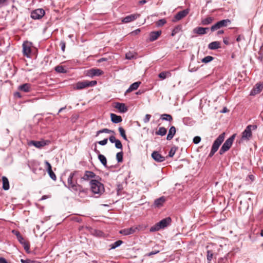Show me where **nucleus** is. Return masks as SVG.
Instances as JSON below:
<instances>
[{"label":"nucleus","instance_id":"obj_59","mask_svg":"<svg viewBox=\"0 0 263 263\" xmlns=\"http://www.w3.org/2000/svg\"><path fill=\"white\" fill-rule=\"evenodd\" d=\"M0 263H9L7 262V260L4 258L0 257Z\"/></svg>","mask_w":263,"mask_h":263},{"label":"nucleus","instance_id":"obj_55","mask_svg":"<svg viewBox=\"0 0 263 263\" xmlns=\"http://www.w3.org/2000/svg\"><path fill=\"white\" fill-rule=\"evenodd\" d=\"M181 30V26L178 25L176 26L174 29V31H175L176 32L178 33L179 31H180Z\"/></svg>","mask_w":263,"mask_h":263},{"label":"nucleus","instance_id":"obj_33","mask_svg":"<svg viewBox=\"0 0 263 263\" xmlns=\"http://www.w3.org/2000/svg\"><path fill=\"white\" fill-rule=\"evenodd\" d=\"M171 76V73L169 71H163L160 73L158 75V77L164 80L167 77Z\"/></svg>","mask_w":263,"mask_h":263},{"label":"nucleus","instance_id":"obj_39","mask_svg":"<svg viewBox=\"0 0 263 263\" xmlns=\"http://www.w3.org/2000/svg\"><path fill=\"white\" fill-rule=\"evenodd\" d=\"M125 58L128 60H132L134 58H136V55L135 54L131 52H128L125 54Z\"/></svg>","mask_w":263,"mask_h":263},{"label":"nucleus","instance_id":"obj_50","mask_svg":"<svg viewBox=\"0 0 263 263\" xmlns=\"http://www.w3.org/2000/svg\"><path fill=\"white\" fill-rule=\"evenodd\" d=\"M151 117V116L149 114H146L145 116V118L143 119V121L144 123H147L149 122L150 118Z\"/></svg>","mask_w":263,"mask_h":263},{"label":"nucleus","instance_id":"obj_41","mask_svg":"<svg viewBox=\"0 0 263 263\" xmlns=\"http://www.w3.org/2000/svg\"><path fill=\"white\" fill-rule=\"evenodd\" d=\"M115 146L117 148L120 149L121 150L122 149L123 146H122V144L121 141L117 139L116 140V141L115 142Z\"/></svg>","mask_w":263,"mask_h":263},{"label":"nucleus","instance_id":"obj_26","mask_svg":"<svg viewBox=\"0 0 263 263\" xmlns=\"http://www.w3.org/2000/svg\"><path fill=\"white\" fill-rule=\"evenodd\" d=\"M111 121L114 123H118L122 121V119L121 116H118L115 114H110Z\"/></svg>","mask_w":263,"mask_h":263},{"label":"nucleus","instance_id":"obj_19","mask_svg":"<svg viewBox=\"0 0 263 263\" xmlns=\"http://www.w3.org/2000/svg\"><path fill=\"white\" fill-rule=\"evenodd\" d=\"M208 28H203L201 27H196L194 29L193 32L195 33L202 35L206 33V30H208Z\"/></svg>","mask_w":263,"mask_h":263},{"label":"nucleus","instance_id":"obj_56","mask_svg":"<svg viewBox=\"0 0 263 263\" xmlns=\"http://www.w3.org/2000/svg\"><path fill=\"white\" fill-rule=\"evenodd\" d=\"M12 233L16 235L17 239H18L19 237L21 236L20 233L17 231L13 230Z\"/></svg>","mask_w":263,"mask_h":263},{"label":"nucleus","instance_id":"obj_3","mask_svg":"<svg viewBox=\"0 0 263 263\" xmlns=\"http://www.w3.org/2000/svg\"><path fill=\"white\" fill-rule=\"evenodd\" d=\"M171 222V219L170 217H167L163 219L159 222L157 223L155 226H153L150 229L151 232H155L159 231L161 229H164L168 226Z\"/></svg>","mask_w":263,"mask_h":263},{"label":"nucleus","instance_id":"obj_30","mask_svg":"<svg viewBox=\"0 0 263 263\" xmlns=\"http://www.w3.org/2000/svg\"><path fill=\"white\" fill-rule=\"evenodd\" d=\"M167 133V129L164 127H160L159 128L158 130L156 132V134L157 135H160L161 136H164L166 135Z\"/></svg>","mask_w":263,"mask_h":263},{"label":"nucleus","instance_id":"obj_11","mask_svg":"<svg viewBox=\"0 0 263 263\" xmlns=\"http://www.w3.org/2000/svg\"><path fill=\"white\" fill-rule=\"evenodd\" d=\"M137 230H139L138 227H133L121 230L120 233L124 235H128L134 234Z\"/></svg>","mask_w":263,"mask_h":263},{"label":"nucleus","instance_id":"obj_45","mask_svg":"<svg viewBox=\"0 0 263 263\" xmlns=\"http://www.w3.org/2000/svg\"><path fill=\"white\" fill-rule=\"evenodd\" d=\"M176 149L177 148L175 147H172L169 152L168 156L170 157H173L176 153Z\"/></svg>","mask_w":263,"mask_h":263},{"label":"nucleus","instance_id":"obj_13","mask_svg":"<svg viewBox=\"0 0 263 263\" xmlns=\"http://www.w3.org/2000/svg\"><path fill=\"white\" fill-rule=\"evenodd\" d=\"M139 16L140 14H132L123 18L122 20V22L124 23H128L136 20Z\"/></svg>","mask_w":263,"mask_h":263},{"label":"nucleus","instance_id":"obj_1","mask_svg":"<svg viewBox=\"0 0 263 263\" xmlns=\"http://www.w3.org/2000/svg\"><path fill=\"white\" fill-rule=\"evenodd\" d=\"M225 138V133H222L214 141L212 145L211 152L209 155V157H212L214 154L217 151L220 145L223 142Z\"/></svg>","mask_w":263,"mask_h":263},{"label":"nucleus","instance_id":"obj_62","mask_svg":"<svg viewBox=\"0 0 263 263\" xmlns=\"http://www.w3.org/2000/svg\"><path fill=\"white\" fill-rule=\"evenodd\" d=\"M259 54L261 55V56L263 55V43L261 46L260 47V51H259Z\"/></svg>","mask_w":263,"mask_h":263},{"label":"nucleus","instance_id":"obj_58","mask_svg":"<svg viewBox=\"0 0 263 263\" xmlns=\"http://www.w3.org/2000/svg\"><path fill=\"white\" fill-rule=\"evenodd\" d=\"M242 40H244V36L241 35H239L236 39L237 42H240Z\"/></svg>","mask_w":263,"mask_h":263},{"label":"nucleus","instance_id":"obj_22","mask_svg":"<svg viewBox=\"0 0 263 263\" xmlns=\"http://www.w3.org/2000/svg\"><path fill=\"white\" fill-rule=\"evenodd\" d=\"M18 89L25 92H28L31 91V85L28 83H25L20 85L18 87Z\"/></svg>","mask_w":263,"mask_h":263},{"label":"nucleus","instance_id":"obj_6","mask_svg":"<svg viewBox=\"0 0 263 263\" xmlns=\"http://www.w3.org/2000/svg\"><path fill=\"white\" fill-rule=\"evenodd\" d=\"M96 81H84L82 82H78L74 87L76 89H82L85 88L94 86L97 84Z\"/></svg>","mask_w":263,"mask_h":263},{"label":"nucleus","instance_id":"obj_48","mask_svg":"<svg viewBox=\"0 0 263 263\" xmlns=\"http://www.w3.org/2000/svg\"><path fill=\"white\" fill-rule=\"evenodd\" d=\"M122 190H123L122 185L121 184L118 185L117 188V194L118 195L121 194V191H122Z\"/></svg>","mask_w":263,"mask_h":263},{"label":"nucleus","instance_id":"obj_54","mask_svg":"<svg viewBox=\"0 0 263 263\" xmlns=\"http://www.w3.org/2000/svg\"><path fill=\"white\" fill-rule=\"evenodd\" d=\"M117 140L114 136H111L109 138V141L112 143H115Z\"/></svg>","mask_w":263,"mask_h":263},{"label":"nucleus","instance_id":"obj_52","mask_svg":"<svg viewBox=\"0 0 263 263\" xmlns=\"http://www.w3.org/2000/svg\"><path fill=\"white\" fill-rule=\"evenodd\" d=\"M108 141L107 139H104L103 140L99 141L98 143L101 145H105L107 144Z\"/></svg>","mask_w":263,"mask_h":263},{"label":"nucleus","instance_id":"obj_7","mask_svg":"<svg viewBox=\"0 0 263 263\" xmlns=\"http://www.w3.org/2000/svg\"><path fill=\"white\" fill-rule=\"evenodd\" d=\"M50 143L49 140H42L41 141H30L29 143V145H33L37 148H41L43 147L48 145Z\"/></svg>","mask_w":263,"mask_h":263},{"label":"nucleus","instance_id":"obj_64","mask_svg":"<svg viewBox=\"0 0 263 263\" xmlns=\"http://www.w3.org/2000/svg\"><path fill=\"white\" fill-rule=\"evenodd\" d=\"M223 43L226 45H229V42L228 41V40L227 38H224L223 40Z\"/></svg>","mask_w":263,"mask_h":263},{"label":"nucleus","instance_id":"obj_43","mask_svg":"<svg viewBox=\"0 0 263 263\" xmlns=\"http://www.w3.org/2000/svg\"><path fill=\"white\" fill-rule=\"evenodd\" d=\"M45 164L46 165V170L48 173L52 171V166L48 161H45Z\"/></svg>","mask_w":263,"mask_h":263},{"label":"nucleus","instance_id":"obj_10","mask_svg":"<svg viewBox=\"0 0 263 263\" xmlns=\"http://www.w3.org/2000/svg\"><path fill=\"white\" fill-rule=\"evenodd\" d=\"M31 43L28 41L25 42L23 44V51L24 55L29 57L31 53Z\"/></svg>","mask_w":263,"mask_h":263},{"label":"nucleus","instance_id":"obj_28","mask_svg":"<svg viewBox=\"0 0 263 263\" xmlns=\"http://www.w3.org/2000/svg\"><path fill=\"white\" fill-rule=\"evenodd\" d=\"M165 201V199L164 197H161L155 200L154 204L157 207H160L163 205V204Z\"/></svg>","mask_w":263,"mask_h":263},{"label":"nucleus","instance_id":"obj_51","mask_svg":"<svg viewBox=\"0 0 263 263\" xmlns=\"http://www.w3.org/2000/svg\"><path fill=\"white\" fill-rule=\"evenodd\" d=\"M102 130V133H113L114 134L115 132L114 130H110L109 129H107V128H103Z\"/></svg>","mask_w":263,"mask_h":263},{"label":"nucleus","instance_id":"obj_38","mask_svg":"<svg viewBox=\"0 0 263 263\" xmlns=\"http://www.w3.org/2000/svg\"><path fill=\"white\" fill-rule=\"evenodd\" d=\"M214 59V58L212 56H206L201 60L202 62L204 63H208L212 61Z\"/></svg>","mask_w":263,"mask_h":263},{"label":"nucleus","instance_id":"obj_12","mask_svg":"<svg viewBox=\"0 0 263 263\" xmlns=\"http://www.w3.org/2000/svg\"><path fill=\"white\" fill-rule=\"evenodd\" d=\"M103 73V71L99 69H91L87 71V75L89 77L99 76Z\"/></svg>","mask_w":263,"mask_h":263},{"label":"nucleus","instance_id":"obj_14","mask_svg":"<svg viewBox=\"0 0 263 263\" xmlns=\"http://www.w3.org/2000/svg\"><path fill=\"white\" fill-rule=\"evenodd\" d=\"M152 157L156 161L158 162H161L165 160V157L157 151H155L152 154Z\"/></svg>","mask_w":263,"mask_h":263},{"label":"nucleus","instance_id":"obj_18","mask_svg":"<svg viewBox=\"0 0 263 263\" xmlns=\"http://www.w3.org/2000/svg\"><path fill=\"white\" fill-rule=\"evenodd\" d=\"M176 132V129L175 126H172L170 127L168 130V133L166 137L167 140H171L173 139Z\"/></svg>","mask_w":263,"mask_h":263},{"label":"nucleus","instance_id":"obj_63","mask_svg":"<svg viewBox=\"0 0 263 263\" xmlns=\"http://www.w3.org/2000/svg\"><path fill=\"white\" fill-rule=\"evenodd\" d=\"M249 126H251V130H255L257 128V126L256 125H249Z\"/></svg>","mask_w":263,"mask_h":263},{"label":"nucleus","instance_id":"obj_20","mask_svg":"<svg viewBox=\"0 0 263 263\" xmlns=\"http://www.w3.org/2000/svg\"><path fill=\"white\" fill-rule=\"evenodd\" d=\"M95 151L97 154H98V159L100 160V161L101 162V163L104 166H106L107 165V160L106 157L100 154V152L97 150L96 148L95 149Z\"/></svg>","mask_w":263,"mask_h":263},{"label":"nucleus","instance_id":"obj_25","mask_svg":"<svg viewBox=\"0 0 263 263\" xmlns=\"http://www.w3.org/2000/svg\"><path fill=\"white\" fill-rule=\"evenodd\" d=\"M95 174L91 171H86L84 175L81 178L84 180H88L90 178L95 177Z\"/></svg>","mask_w":263,"mask_h":263},{"label":"nucleus","instance_id":"obj_34","mask_svg":"<svg viewBox=\"0 0 263 263\" xmlns=\"http://www.w3.org/2000/svg\"><path fill=\"white\" fill-rule=\"evenodd\" d=\"M123 241L122 240H119L115 242L114 243L110 245V247L111 249H115L116 248L119 247L123 243Z\"/></svg>","mask_w":263,"mask_h":263},{"label":"nucleus","instance_id":"obj_37","mask_svg":"<svg viewBox=\"0 0 263 263\" xmlns=\"http://www.w3.org/2000/svg\"><path fill=\"white\" fill-rule=\"evenodd\" d=\"M123 153L122 151L116 154V159L118 162H122L123 161Z\"/></svg>","mask_w":263,"mask_h":263},{"label":"nucleus","instance_id":"obj_27","mask_svg":"<svg viewBox=\"0 0 263 263\" xmlns=\"http://www.w3.org/2000/svg\"><path fill=\"white\" fill-rule=\"evenodd\" d=\"M3 189L5 190L9 189V183L8 178L5 176L2 177Z\"/></svg>","mask_w":263,"mask_h":263},{"label":"nucleus","instance_id":"obj_29","mask_svg":"<svg viewBox=\"0 0 263 263\" xmlns=\"http://www.w3.org/2000/svg\"><path fill=\"white\" fill-rule=\"evenodd\" d=\"M213 21L214 18L213 17H207L206 18L202 19L201 24L203 25H208L209 24H211Z\"/></svg>","mask_w":263,"mask_h":263},{"label":"nucleus","instance_id":"obj_42","mask_svg":"<svg viewBox=\"0 0 263 263\" xmlns=\"http://www.w3.org/2000/svg\"><path fill=\"white\" fill-rule=\"evenodd\" d=\"M213 254L212 251H207V260L209 262L211 261L213 258Z\"/></svg>","mask_w":263,"mask_h":263},{"label":"nucleus","instance_id":"obj_53","mask_svg":"<svg viewBox=\"0 0 263 263\" xmlns=\"http://www.w3.org/2000/svg\"><path fill=\"white\" fill-rule=\"evenodd\" d=\"M60 46H61V49L63 51H65V43L64 41H61L60 43Z\"/></svg>","mask_w":263,"mask_h":263},{"label":"nucleus","instance_id":"obj_61","mask_svg":"<svg viewBox=\"0 0 263 263\" xmlns=\"http://www.w3.org/2000/svg\"><path fill=\"white\" fill-rule=\"evenodd\" d=\"M21 261L23 263H32L33 262V261L32 260H29V259H26V260L22 259Z\"/></svg>","mask_w":263,"mask_h":263},{"label":"nucleus","instance_id":"obj_4","mask_svg":"<svg viewBox=\"0 0 263 263\" xmlns=\"http://www.w3.org/2000/svg\"><path fill=\"white\" fill-rule=\"evenodd\" d=\"M76 172L71 173L67 179V185L65 184V186L69 189H72L73 191H78V187L80 186L78 184L77 180L73 179L74 176Z\"/></svg>","mask_w":263,"mask_h":263},{"label":"nucleus","instance_id":"obj_57","mask_svg":"<svg viewBox=\"0 0 263 263\" xmlns=\"http://www.w3.org/2000/svg\"><path fill=\"white\" fill-rule=\"evenodd\" d=\"M17 240L22 245L23 244V242H24L26 241L22 235L19 237Z\"/></svg>","mask_w":263,"mask_h":263},{"label":"nucleus","instance_id":"obj_15","mask_svg":"<svg viewBox=\"0 0 263 263\" xmlns=\"http://www.w3.org/2000/svg\"><path fill=\"white\" fill-rule=\"evenodd\" d=\"M252 136V132L251 130V126H247L242 134V138L249 140Z\"/></svg>","mask_w":263,"mask_h":263},{"label":"nucleus","instance_id":"obj_40","mask_svg":"<svg viewBox=\"0 0 263 263\" xmlns=\"http://www.w3.org/2000/svg\"><path fill=\"white\" fill-rule=\"evenodd\" d=\"M221 28V27H220V25H219V23L218 22L211 27V31L213 32Z\"/></svg>","mask_w":263,"mask_h":263},{"label":"nucleus","instance_id":"obj_16","mask_svg":"<svg viewBox=\"0 0 263 263\" xmlns=\"http://www.w3.org/2000/svg\"><path fill=\"white\" fill-rule=\"evenodd\" d=\"M115 107L122 113L126 112L127 111V108L124 103L117 102L115 104Z\"/></svg>","mask_w":263,"mask_h":263},{"label":"nucleus","instance_id":"obj_44","mask_svg":"<svg viewBox=\"0 0 263 263\" xmlns=\"http://www.w3.org/2000/svg\"><path fill=\"white\" fill-rule=\"evenodd\" d=\"M24 249L27 253H29V244L28 242L25 241L22 244Z\"/></svg>","mask_w":263,"mask_h":263},{"label":"nucleus","instance_id":"obj_5","mask_svg":"<svg viewBox=\"0 0 263 263\" xmlns=\"http://www.w3.org/2000/svg\"><path fill=\"white\" fill-rule=\"evenodd\" d=\"M235 137V135L234 134L232 136H231L230 138H229L222 145L220 151H219V154L220 155H222L225 152L228 151L230 147H231L233 142L234 141V140Z\"/></svg>","mask_w":263,"mask_h":263},{"label":"nucleus","instance_id":"obj_32","mask_svg":"<svg viewBox=\"0 0 263 263\" xmlns=\"http://www.w3.org/2000/svg\"><path fill=\"white\" fill-rule=\"evenodd\" d=\"M55 70L59 73H66L67 70L65 69V67L62 65H59L55 67Z\"/></svg>","mask_w":263,"mask_h":263},{"label":"nucleus","instance_id":"obj_24","mask_svg":"<svg viewBox=\"0 0 263 263\" xmlns=\"http://www.w3.org/2000/svg\"><path fill=\"white\" fill-rule=\"evenodd\" d=\"M220 47V43L218 41H214L210 43L208 45L209 49L211 50H215Z\"/></svg>","mask_w":263,"mask_h":263},{"label":"nucleus","instance_id":"obj_36","mask_svg":"<svg viewBox=\"0 0 263 263\" xmlns=\"http://www.w3.org/2000/svg\"><path fill=\"white\" fill-rule=\"evenodd\" d=\"M119 132L121 136L125 140H127V137L125 134L124 129L122 127H119L118 128Z\"/></svg>","mask_w":263,"mask_h":263},{"label":"nucleus","instance_id":"obj_17","mask_svg":"<svg viewBox=\"0 0 263 263\" xmlns=\"http://www.w3.org/2000/svg\"><path fill=\"white\" fill-rule=\"evenodd\" d=\"M161 31H153L149 33V40L150 42H153L156 40L158 37L161 35Z\"/></svg>","mask_w":263,"mask_h":263},{"label":"nucleus","instance_id":"obj_35","mask_svg":"<svg viewBox=\"0 0 263 263\" xmlns=\"http://www.w3.org/2000/svg\"><path fill=\"white\" fill-rule=\"evenodd\" d=\"M220 27H223L228 26L229 24L231 23V21L229 19L222 20L218 22Z\"/></svg>","mask_w":263,"mask_h":263},{"label":"nucleus","instance_id":"obj_49","mask_svg":"<svg viewBox=\"0 0 263 263\" xmlns=\"http://www.w3.org/2000/svg\"><path fill=\"white\" fill-rule=\"evenodd\" d=\"M201 141V138L199 136H196L193 139V142L195 144L199 143Z\"/></svg>","mask_w":263,"mask_h":263},{"label":"nucleus","instance_id":"obj_47","mask_svg":"<svg viewBox=\"0 0 263 263\" xmlns=\"http://www.w3.org/2000/svg\"><path fill=\"white\" fill-rule=\"evenodd\" d=\"M50 177L54 181H55L57 180V177L55 174L54 173V172L52 171L51 172H49L48 173Z\"/></svg>","mask_w":263,"mask_h":263},{"label":"nucleus","instance_id":"obj_60","mask_svg":"<svg viewBox=\"0 0 263 263\" xmlns=\"http://www.w3.org/2000/svg\"><path fill=\"white\" fill-rule=\"evenodd\" d=\"M159 251H152L151 252H149L148 254H147V256H151L153 255H154V254H156L157 253H158Z\"/></svg>","mask_w":263,"mask_h":263},{"label":"nucleus","instance_id":"obj_23","mask_svg":"<svg viewBox=\"0 0 263 263\" xmlns=\"http://www.w3.org/2000/svg\"><path fill=\"white\" fill-rule=\"evenodd\" d=\"M140 84V82H136L133 83L132 85H130L129 87L126 90L125 93H129L137 89Z\"/></svg>","mask_w":263,"mask_h":263},{"label":"nucleus","instance_id":"obj_9","mask_svg":"<svg viewBox=\"0 0 263 263\" xmlns=\"http://www.w3.org/2000/svg\"><path fill=\"white\" fill-rule=\"evenodd\" d=\"M190 9H186L180 11L178 12L174 16V19L173 20V21L174 22L178 21L182 18L185 17L189 13Z\"/></svg>","mask_w":263,"mask_h":263},{"label":"nucleus","instance_id":"obj_8","mask_svg":"<svg viewBox=\"0 0 263 263\" xmlns=\"http://www.w3.org/2000/svg\"><path fill=\"white\" fill-rule=\"evenodd\" d=\"M45 15V11L43 9H37L32 11L31 17L34 20H39Z\"/></svg>","mask_w":263,"mask_h":263},{"label":"nucleus","instance_id":"obj_21","mask_svg":"<svg viewBox=\"0 0 263 263\" xmlns=\"http://www.w3.org/2000/svg\"><path fill=\"white\" fill-rule=\"evenodd\" d=\"M263 88V86L260 84H256L254 88L251 90L250 95H255L261 91Z\"/></svg>","mask_w":263,"mask_h":263},{"label":"nucleus","instance_id":"obj_46","mask_svg":"<svg viewBox=\"0 0 263 263\" xmlns=\"http://www.w3.org/2000/svg\"><path fill=\"white\" fill-rule=\"evenodd\" d=\"M166 21L165 19H161L157 22L156 25L158 26H162L166 23Z\"/></svg>","mask_w":263,"mask_h":263},{"label":"nucleus","instance_id":"obj_31","mask_svg":"<svg viewBox=\"0 0 263 263\" xmlns=\"http://www.w3.org/2000/svg\"><path fill=\"white\" fill-rule=\"evenodd\" d=\"M160 119L162 120L172 122L173 120L172 116L169 114H163L161 115Z\"/></svg>","mask_w":263,"mask_h":263},{"label":"nucleus","instance_id":"obj_2","mask_svg":"<svg viewBox=\"0 0 263 263\" xmlns=\"http://www.w3.org/2000/svg\"><path fill=\"white\" fill-rule=\"evenodd\" d=\"M91 190L95 194L100 195L104 192V185L96 180H91L90 182Z\"/></svg>","mask_w":263,"mask_h":263}]
</instances>
